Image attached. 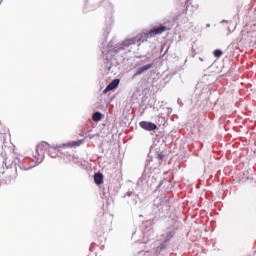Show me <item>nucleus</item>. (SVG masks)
Instances as JSON below:
<instances>
[{
  "mask_svg": "<svg viewBox=\"0 0 256 256\" xmlns=\"http://www.w3.org/2000/svg\"><path fill=\"white\" fill-rule=\"evenodd\" d=\"M167 31V26L159 25L157 27L152 28L148 32H141L137 34L133 38H127L122 43L113 46V40L108 43L106 48L102 49V55L106 59L107 63H109V57H115L117 53H121V51H131L129 47L132 45H141V43H145L149 37H156V35H161V33H165Z\"/></svg>",
  "mask_w": 256,
  "mask_h": 256,
  "instance_id": "nucleus-1",
  "label": "nucleus"
},
{
  "mask_svg": "<svg viewBox=\"0 0 256 256\" xmlns=\"http://www.w3.org/2000/svg\"><path fill=\"white\" fill-rule=\"evenodd\" d=\"M163 161H165V153L157 151L154 159L151 158L146 161L144 171L138 179L137 185H148L151 187L149 180L151 177L154 181L157 179L153 173H159V167H161V163H163Z\"/></svg>",
  "mask_w": 256,
  "mask_h": 256,
  "instance_id": "nucleus-2",
  "label": "nucleus"
},
{
  "mask_svg": "<svg viewBox=\"0 0 256 256\" xmlns=\"http://www.w3.org/2000/svg\"><path fill=\"white\" fill-rule=\"evenodd\" d=\"M167 211H169V198L167 196H159L156 197L153 201L152 212L153 221H159V219H163L167 215Z\"/></svg>",
  "mask_w": 256,
  "mask_h": 256,
  "instance_id": "nucleus-3",
  "label": "nucleus"
},
{
  "mask_svg": "<svg viewBox=\"0 0 256 256\" xmlns=\"http://www.w3.org/2000/svg\"><path fill=\"white\" fill-rule=\"evenodd\" d=\"M31 160H29V158H15L12 162L11 160H7L5 159L3 161V169H7V171H9V169H14V171L17 173V168L20 169V171H29V169H33V167H35V165H30Z\"/></svg>",
  "mask_w": 256,
  "mask_h": 256,
  "instance_id": "nucleus-4",
  "label": "nucleus"
},
{
  "mask_svg": "<svg viewBox=\"0 0 256 256\" xmlns=\"http://www.w3.org/2000/svg\"><path fill=\"white\" fill-rule=\"evenodd\" d=\"M48 151V155L55 159L57 157V147L51 146L47 142H41L36 147V155L34 156L37 163H41L45 159V152Z\"/></svg>",
  "mask_w": 256,
  "mask_h": 256,
  "instance_id": "nucleus-5",
  "label": "nucleus"
},
{
  "mask_svg": "<svg viewBox=\"0 0 256 256\" xmlns=\"http://www.w3.org/2000/svg\"><path fill=\"white\" fill-rule=\"evenodd\" d=\"M181 229V222L177 218H173L168 221L167 227L164 229V233L160 235L161 239L166 243H171V239L177 235V232Z\"/></svg>",
  "mask_w": 256,
  "mask_h": 256,
  "instance_id": "nucleus-6",
  "label": "nucleus"
},
{
  "mask_svg": "<svg viewBox=\"0 0 256 256\" xmlns=\"http://www.w3.org/2000/svg\"><path fill=\"white\" fill-rule=\"evenodd\" d=\"M153 65H154L153 63H149L136 68L134 74L132 75V79H137L139 75H143L144 73H147L149 69H152Z\"/></svg>",
  "mask_w": 256,
  "mask_h": 256,
  "instance_id": "nucleus-7",
  "label": "nucleus"
},
{
  "mask_svg": "<svg viewBox=\"0 0 256 256\" xmlns=\"http://www.w3.org/2000/svg\"><path fill=\"white\" fill-rule=\"evenodd\" d=\"M139 127H141V129H144V131H153L154 133L155 131H159V127L157 126V124L149 121L139 122Z\"/></svg>",
  "mask_w": 256,
  "mask_h": 256,
  "instance_id": "nucleus-8",
  "label": "nucleus"
},
{
  "mask_svg": "<svg viewBox=\"0 0 256 256\" xmlns=\"http://www.w3.org/2000/svg\"><path fill=\"white\" fill-rule=\"evenodd\" d=\"M169 247V242H165L163 240L158 247H156L155 255L156 256H166L167 255V249Z\"/></svg>",
  "mask_w": 256,
  "mask_h": 256,
  "instance_id": "nucleus-9",
  "label": "nucleus"
},
{
  "mask_svg": "<svg viewBox=\"0 0 256 256\" xmlns=\"http://www.w3.org/2000/svg\"><path fill=\"white\" fill-rule=\"evenodd\" d=\"M170 184H171V182H169L167 180V178L160 180L159 184L157 185L156 189L154 190V193H157V191H161L162 193H165V191H167V187Z\"/></svg>",
  "mask_w": 256,
  "mask_h": 256,
  "instance_id": "nucleus-10",
  "label": "nucleus"
},
{
  "mask_svg": "<svg viewBox=\"0 0 256 256\" xmlns=\"http://www.w3.org/2000/svg\"><path fill=\"white\" fill-rule=\"evenodd\" d=\"M121 82V80L119 79H114L112 80L107 86L106 88L103 90L104 95L109 93V91H113L114 89H117L119 87V83Z\"/></svg>",
  "mask_w": 256,
  "mask_h": 256,
  "instance_id": "nucleus-11",
  "label": "nucleus"
},
{
  "mask_svg": "<svg viewBox=\"0 0 256 256\" xmlns=\"http://www.w3.org/2000/svg\"><path fill=\"white\" fill-rule=\"evenodd\" d=\"M111 25H113V16L106 17V28L103 32L104 39H107V36L111 33Z\"/></svg>",
  "mask_w": 256,
  "mask_h": 256,
  "instance_id": "nucleus-12",
  "label": "nucleus"
},
{
  "mask_svg": "<svg viewBox=\"0 0 256 256\" xmlns=\"http://www.w3.org/2000/svg\"><path fill=\"white\" fill-rule=\"evenodd\" d=\"M124 197H130L131 198V205H137V203H139V195L135 194V191L126 192Z\"/></svg>",
  "mask_w": 256,
  "mask_h": 256,
  "instance_id": "nucleus-13",
  "label": "nucleus"
},
{
  "mask_svg": "<svg viewBox=\"0 0 256 256\" xmlns=\"http://www.w3.org/2000/svg\"><path fill=\"white\" fill-rule=\"evenodd\" d=\"M101 7H105L107 11L112 15L113 14V5L108 0H104L100 3Z\"/></svg>",
  "mask_w": 256,
  "mask_h": 256,
  "instance_id": "nucleus-14",
  "label": "nucleus"
},
{
  "mask_svg": "<svg viewBox=\"0 0 256 256\" xmlns=\"http://www.w3.org/2000/svg\"><path fill=\"white\" fill-rule=\"evenodd\" d=\"M94 182L96 185H103V174L101 172L94 174Z\"/></svg>",
  "mask_w": 256,
  "mask_h": 256,
  "instance_id": "nucleus-15",
  "label": "nucleus"
},
{
  "mask_svg": "<svg viewBox=\"0 0 256 256\" xmlns=\"http://www.w3.org/2000/svg\"><path fill=\"white\" fill-rule=\"evenodd\" d=\"M103 119V113L96 111L93 113L92 115V121H94L95 123H99V121H101Z\"/></svg>",
  "mask_w": 256,
  "mask_h": 256,
  "instance_id": "nucleus-16",
  "label": "nucleus"
},
{
  "mask_svg": "<svg viewBox=\"0 0 256 256\" xmlns=\"http://www.w3.org/2000/svg\"><path fill=\"white\" fill-rule=\"evenodd\" d=\"M97 9V6H91L89 5V0H85V6H84V13H89V11H95Z\"/></svg>",
  "mask_w": 256,
  "mask_h": 256,
  "instance_id": "nucleus-17",
  "label": "nucleus"
},
{
  "mask_svg": "<svg viewBox=\"0 0 256 256\" xmlns=\"http://www.w3.org/2000/svg\"><path fill=\"white\" fill-rule=\"evenodd\" d=\"M189 5H191V0H185V9H183L182 12L177 15V19H179V17L182 15H187V9H189Z\"/></svg>",
  "mask_w": 256,
  "mask_h": 256,
  "instance_id": "nucleus-18",
  "label": "nucleus"
},
{
  "mask_svg": "<svg viewBox=\"0 0 256 256\" xmlns=\"http://www.w3.org/2000/svg\"><path fill=\"white\" fill-rule=\"evenodd\" d=\"M214 57H216L217 59H219V57H221L223 55V50L221 49H216L213 53Z\"/></svg>",
  "mask_w": 256,
  "mask_h": 256,
  "instance_id": "nucleus-19",
  "label": "nucleus"
},
{
  "mask_svg": "<svg viewBox=\"0 0 256 256\" xmlns=\"http://www.w3.org/2000/svg\"><path fill=\"white\" fill-rule=\"evenodd\" d=\"M72 161H73V163H75L76 165H79V166H81V165H83V162L81 161V159H79V157H73V159H72Z\"/></svg>",
  "mask_w": 256,
  "mask_h": 256,
  "instance_id": "nucleus-20",
  "label": "nucleus"
},
{
  "mask_svg": "<svg viewBox=\"0 0 256 256\" xmlns=\"http://www.w3.org/2000/svg\"><path fill=\"white\" fill-rule=\"evenodd\" d=\"M137 256H153L149 251H140L138 252Z\"/></svg>",
  "mask_w": 256,
  "mask_h": 256,
  "instance_id": "nucleus-21",
  "label": "nucleus"
},
{
  "mask_svg": "<svg viewBox=\"0 0 256 256\" xmlns=\"http://www.w3.org/2000/svg\"><path fill=\"white\" fill-rule=\"evenodd\" d=\"M81 143H83V140H78L77 142H73L72 147H79V145H81Z\"/></svg>",
  "mask_w": 256,
  "mask_h": 256,
  "instance_id": "nucleus-22",
  "label": "nucleus"
},
{
  "mask_svg": "<svg viewBox=\"0 0 256 256\" xmlns=\"http://www.w3.org/2000/svg\"><path fill=\"white\" fill-rule=\"evenodd\" d=\"M3 133H6V130L3 127V124H1V122H0V135H3Z\"/></svg>",
  "mask_w": 256,
  "mask_h": 256,
  "instance_id": "nucleus-23",
  "label": "nucleus"
},
{
  "mask_svg": "<svg viewBox=\"0 0 256 256\" xmlns=\"http://www.w3.org/2000/svg\"><path fill=\"white\" fill-rule=\"evenodd\" d=\"M177 103L180 107H183V101L181 100V98H178Z\"/></svg>",
  "mask_w": 256,
  "mask_h": 256,
  "instance_id": "nucleus-24",
  "label": "nucleus"
},
{
  "mask_svg": "<svg viewBox=\"0 0 256 256\" xmlns=\"http://www.w3.org/2000/svg\"><path fill=\"white\" fill-rule=\"evenodd\" d=\"M221 23H229V24H231L232 22H231V20H222Z\"/></svg>",
  "mask_w": 256,
  "mask_h": 256,
  "instance_id": "nucleus-25",
  "label": "nucleus"
},
{
  "mask_svg": "<svg viewBox=\"0 0 256 256\" xmlns=\"http://www.w3.org/2000/svg\"><path fill=\"white\" fill-rule=\"evenodd\" d=\"M232 31H231V28L228 27V34L231 35Z\"/></svg>",
  "mask_w": 256,
  "mask_h": 256,
  "instance_id": "nucleus-26",
  "label": "nucleus"
},
{
  "mask_svg": "<svg viewBox=\"0 0 256 256\" xmlns=\"http://www.w3.org/2000/svg\"><path fill=\"white\" fill-rule=\"evenodd\" d=\"M107 71H111V66H108V67H107Z\"/></svg>",
  "mask_w": 256,
  "mask_h": 256,
  "instance_id": "nucleus-27",
  "label": "nucleus"
},
{
  "mask_svg": "<svg viewBox=\"0 0 256 256\" xmlns=\"http://www.w3.org/2000/svg\"><path fill=\"white\" fill-rule=\"evenodd\" d=\"M206 27H211V24H207Z\"/></svg>",
  "mask_w": 256,
  "mask_h": 256,
  "instance_id": "nucleus-28",
  "label": "nucleus"
},
{
  "mask_svg": "<svg viewBox=\"0 0 256 256\" xmlns=\"http://www.w3.org/2000/svg\"><path fill=\"white\" fill-rule=\"evenodd\" d=\"M90 251H93V247H90Z\"/></svg>",
  "mask_w": 256,
  "mask_h": 256,
  "instance_id": "nucleus-29",
  "label": "nucleus"
},
{
  "mask_svg": "<svg viewBox=\"0 0 256 256\" xmlns=\"http://www.w3.org/2000/svg\"><path fill=\"white\" fill-rule=\"evenodd\" d=\"M200 59V61H203V58H199Z\"/></svg>",
  "mask_w": 256,
  "mask_h": 256,
  "instance_id": "nucleus-30",
  "label": "nucleus"
},
{
  "mask_svg": "<svg viewBox=\"0 0 256 256\" xmlns=\"http://www.w3.org/2000/svg\"><path fill=\"white\" fill-rule=\"evenodd\" d=\"M1 173L3 174V173H5V171H1Z\"/></svg>",
  "mask_w": 256,
  "mask_h": 256,
  "instance_id": "nucleus-31",
  "label": "nucleus"
},
{
  "mask_svg": "<svg viewBox=\"0 0 256 256\" xmlns=\"http://www.w3.org/2000/svg\"><path fill=\"white\" fill-rule=\"evenodd\" d=\"M254 256H256V251L254 252Z\"/></svg>",
  "mask_w": 256,
  "mask_h": 256,
  "instance_id": "nucleus-32",
  "label": "nucleus"
}]
</instances>
